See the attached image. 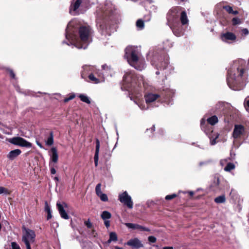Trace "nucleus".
<instances>
[{"instance_id": "obj_1", "label": "nucleus", "mask_w": 249, "mask_h": 249, "mask_svg": "<svg viewBox=\"0 0 249 249\" xmlns=\"http://www.w3.org/2000/svg\"><path fill=\"white\" fill-rule=\"evenodd\" d=\"M93 31L89 26L78 27V21L75 19L68 23L66 29V38L68 42L63 43L74 45L77 48L86 49L92 41Z\"/></svg>"}, {"instance_id": "obj_2", "label": "nucleus", "mask_w": 249, "mask_h": 249, "mask_svg": "<svg viewBox=\"0 0 249 249\" xmlns=\"http://www.w3.org/2000/svg\"><path fill=\"white\" fill-rule=\"evenodd\" d=\"M245 63V61L243 60H236L233 62L228 70L227 84L233 90H240V89L236 87V86L238 83L240 82V79L245 73L244 69Z\"/></svg>"}, {"instance_id": "obj_3", "label": "nucleus", "mask_w": 249, "mask_h": 249, "mask_svg": "<svg viewBox=\"0 0 249 249\" xmlns=\"http://www.w3.org/2000/svg\"><path fill=\"white\" fill-rule=\"evenodd\" d=\"M125 52L124 56L130 65L139 71H142L145 68V62L143 59L139 57V52L137 48L132 46L127 47Z\"/></svg>"}, {"instance_id": "obj_4", "label": "nucleus", "mask_w": 249, "mask_h": 249, "mask_svg": "<svg viewBox=\"0 0 249 249\" xmlns=\"http://www.w3.org/2000/svg\"><path fill=\"white\" fill-rule=\"evenodd\" d=\"M142 78L141 77H137L136 75L131 71L126 72L124 76L123 86L125 90H129V89L137 87H139L141 85ZM123 89V87H122Z\"/></svg>"}, {"instance_id": "obj_5", "label": "nucleus", "mask_w": 249, "mask_h": 249, "mask_svg": "<svg viewBox=\"0 0 249 249\" xmlns=\"http://www.w3.org/2000/svg\"><path fill=\"white\" fill-rule=\"evenodd\" d=\"M181 8L180 7H175L172 8L168 12L167 15V24L170 28H172V25H179L178 18L179 14L181 12Z\"/></svg>"}, {"instance_id": "obj_6", "label": "nucleus", "mask_w": 249, "mask_h": 249, "mask_svg": "<svg viewBox=\"0 0 249 249\" xmlns=\"http://www.w3.org/2000/svg\"><path fill=\"white\" fill-rule=\"evenodd\" d=\"M200 125L202 130L205 132L210 138L211 144L214 145L216 143V140L219 137V134L216 132L214 133L213 130L209 129L210 126L206 124V120L204 118L201 119Z\"/></svg>"}, {"instance_id": "obj_7", "label": "nucleus", "mask_w": 249, "mask_h": 249, "mask_svg": "<svg viewBox=\"0 0 249 249\" xmlns=\"http://www.w3.org/2000/svg\"><path fill=\"white\" fill-rule=\"evenodd\" d=\"M25 232L22 237V241L25 244L27 249H31L30 244L33 243L35 240L36 234L34 231L29 229L24 228Z\"/></svg>"}, {"instance_id": "obj_8", "label": "nucleus", "mask_w": 249, "mask_h": 249, "mask_svg": "<svg viewBox=\"0 0 249 249\" xmlns=\"http://www.w3.org/2000/svg\"><path fill=\"white\" fill-rule=\"evenodd\" d=\"M8 142L14 145L20 147L30 148L32 146L31 142L20 137H15L10 138L8 140Z\"/></svg>"}, {"instance_id": "obj_9", "label": "nucleus", "mask_w": 249, "mask_h": 249, "mask_svg": "<svg viewBox=\"0 0 249 249\" xmlns=\"http://www.w3.org/2000/svg\"><path fill=\"white\" fill-rule=\"evenodd\" d=\"M119 200L120 201L126 205L128 208L132 209L133 203L132 201L131 196L128 195L126 191L124 192L119 196Z\"/></svg>"}, {"instance_id": "obj_10", "label": "nucleus", "mask_w": 249, "mask_h": 249, "mask_svg": "<svg viewBox=\"0 0 249 249\" xmlns=\"http://www.w3.org/2000/svg\"><path fill=\"white\" fill-rule=\"evenodd\" d=\"M175 93V91L173 89L166 88L163 89V92L162 93L161 96L164 99V102H166L168 105L170 103L171 104H172L171 98L174 96Z\"/></svg>"}, {"instance_id": "obj_11", "label": "nucleus", "mask_w": 249, "mask_h": 249, "mask_svg": "<svg viewBox=\"0 0 249 249\" xmlns=\"http://www.w3.org/2000/svg\"><path fill=\"white\" fill-rule=\"evenodd\" d=\"M245 128L241 124H235L232 132V137L234 139H238L244 134Z\"/></svg>"}, {"instance_id": "obj_12", "label": "nucleus", "mask_w": 249, "mask_h": 249, "mask_svg": "<svg viewBox=\"0 0 249 249\" xmlns=\"http://www.w3.org/2000/svg\"><path fill=\"white\" fill-rule=\"evenodd\" d=\"M220 38L223 41L230 43L236 40V36L233 33L228 32L221 34Z\"/></svg>"}, {"instance_id": "obj_13", "label": "nucleus", "mask_w": 249, "mask_h": 249, "mask_svg": "<svg viewBox=\"0 0 249 249\" xmlns=\"http://www.w3.org/2000/svg\"><path fill=\"white\" fill-rule=\"evenodd\" d=\"M56 206L61 217L65 219H68L69 216L64 210V207H67V205L65 203H64L63 204H61L59 202H57Z\"/></svg>"}, {"instance_id": "obj_14", "label": "nucleus", "mask_w": 249, "mask_h": 249, "mask_svg": "<svg viewBox=\"0 0 249 249\" xmlns=\"http://www.w3.org/2000/svg\"><path fill=\"white\" fill-rule=\"evenodd\" d=\"M125 244L135 249H139L143 247L142 242L137 238L129 240Z\"/></svg>"}, {"instance_id": "obj_15", "label": "nucleus", "mask_w": 249, "mask_h": 249, "mask_svg": "<svg viewBox=\"0 0 249 249\" xmlns=\"http://www.w3.org/2000/svg\"><path fill=\"white\" fill-rule=\"evenodd\" d=\"M125 225L129 229H138L141 231H150V230L146 227L142 226L137 224H134L131 223H125Z\"/></svg>"}, {"instance_id": "obj_16", "label": "nucleus", "mask_w": 249, "mask_h": 249, "mask_svg": "<svg viewBox=\"0 0 249 249\" xmlns=\"http://www.w3.org/2000/svg\"><path fill=\"white\" fill-rule=\"evenodd\" d=\"M82 3L81 0H76L73 4H72L71 5L70 8V13L71 15H76L78 14V11H77L78 9L80 7L81 4Z\"/></svg>"}, {"instance_id": "obj_17", "label": "nucleus", "mask_w": 249, "mask_h": 249, "mask_svg": "<svg viewBox=\"0 0 249 249\" xmlns=\"http://www.w3.org/2000/svg\"><path fill=\"white\" fill-rule=\"evenodd\" d=\"M160 97L158 94L149 93L144 95V98L146 104H149L156 101Z\"/></svg>"}, {"instance_id": "obj_18", "label": "nucleus", "mask_w": 249, "mask_h": 249, "mask_svg": "<svg viewBox=\"0 0 249 249\" xmlns=\"http://www.w3.org/2000/svg\"><path fill=\"white\" fill-rule=\"evenodd\" d=\"M100 149V142L98 139H96V148L95 152L94 157L95 166L97 167L98 166V162L99 159V153Z\"/></svg>"}, {"instance_id": "obj_19", "label": "nucleus", "mask_w": 249, "mask_h": 249, "mask_svg": "<svg viewBox=\"0 0 249 249\" xmlns=\"http://www.w3.org/2000/svg\"><path fill=\"white\" fill-rule=\"evenodd\" d=\"M51 151L52 154L51 155V160L50 162L56 163L58 160V155L57 149L55 147H53L51 148Z\"/></svg>"}, {"instance_id": "obj_20", "label": "nucleus", "mask_w": 249, "mask_h": 249, "mask_svg": "<svg viewBox=\"0 0 249 249\" xmlns=\"http://www.w3.org/2000/svg\"><path fill=\"white\" fill-rule=\"evenodd\" d=\"M21 151L19 149H16L11 151L7 155V158L10 160H14L16 157L19 155Z\"/></svg>"}, {"instance_id": "obj_21", "label": "nucleus", "mask_w": 249, "mask_h": 249, "mask_svg": "<svg viewBox=\"0 0 249 249\" xmlns=\"http://www.w3.org/2000/svg\"><path fill=\"white\" fill-rule=\"evenodd\" d=\"M83 71L81 73V76L82 78H85L87 74L93 70L94 68L91 66L85 65L82 67Z\"/></svg>"}, {"instance_id": "obj_22", "label": "nucleus", "mask_w": 249, "mask_h": 249, "mask_svg": "<svg viewBox=\"0 0 249 249\" xmlns=\"http://www.w3.org/2000/svg\"><path fill=\"white\" fill-rule=\"evenodd\" d=\"M170 28L172 29L174 34L177 36H180L183 35V31L182 29L178 28L174 24L172 25V28Z\"/></svg>"}, {"instance_id": "obj_23", "label": "nucleus", "mask_w": 249, "mask_h": 249, "mask_svg": "<svg viewBox=\"0 0 249 249\" xmlns=\"http://www.w3.org/2000/svg\"><path fill=\"white\" fill-rule=\"evenodd\" d=\"M180 19L182 25H185L188 23V19L185 11L181 12Z\"/></svg>"}, {"instance_id": "obj_24", "label": "nucleus", "mask_w": 249, "mask_h": 249, "mask_svg": "<svg viewBox=\"0 0 249 249\" xmlns=\"http://www.w3.org/2000/svg\"><path fill=\"white\" fill-rule=\"evenodd\" d=\"M102 70L104 71L103 73L106 76L112 75L111 70L110 66H107L106 64H104L102 66Z\"/></svg>"}, {"instance_id": "obj_25", "label": "nucleus", "mask_w": 249, "mask_h": 249, "mask_svg": "<svg viewBox=\"0 0 249 249\" xmlns=\"http://www.w3.org/2000/svg\"><path fill=\"white\" fill-rule=\"evenodd\" d=\"M207 121L209 124L213 125L218 122V119L216 116L213 115L211 117L208 118L207 119Z\"/></svg>"}, {"instance_id": "obj_26", "label": "nucleus", "mask_w": 249, "mask_h": 249, "mask_svg": "<svg viewBox=\"0 0 249 249\" xmlns=\"http://www.w3.org/2000/svg\"><path fill=\"white\" fill-rule=\"evenodd\" d=\"M45 211L47 213V220L51 219L52 217L51 210L50 206L49 205L47 201L45 202Z\"/></svg>"}, {"instance_id": "obj_27", "label": "nucleus", "mask_w": 249, "mask_h": 249, "mask_svg": "<svg viewBox=\"0 0 249 249\" xmlns=\"http://www.w3.org/2000/svg\"><path fill=\"white\" fill-rule=\"evenodd\" d=\"M134 102L135 103V104L137 105L138 106V107H140V108L142 110H146L148 108V107H146L145 105L143 103L141 102L139 100V99H137L134 100Z\"/></svg>"}, {"instance_id": "obj_28", "label": "nucleus", "mask_w": 249, "mask_h": 249, "mask_svg": "<svg viewBox=\"0 0 249 249\" xmlns=\"http://www.w3.org/2000/svg\"><path fill=\"white\" fill-rule=\"evenodd\" d=\"M53 132L52 131L50 133V136L45 141V143L47 145L51 146L53 144Z\"/></svg>"}, {"instance_id": "obj_29", "label": "nucleus", "mask_w": 249, "mask_h": 249, "mask_svg": "<svg viewBox=\"0 0 249 249\" xmlns=\"http://www.w3.org/2000/svg\"><path fill=\"white\" fill-rule=\"evenodd\" d=\"M78 97L80 99V100L88 104H89L90 103V100L89 97L84 94H81L78 95Z\"/></svg>"}, {"instance_id": "obj_30", "label": "nucleus", "mask_w": 249, "mask_h": 249, "mask_svg": "<svg viewBox=\"0 0 249 249\" xmlns=\"http://www.w3.org/2000/svg\"><path fill=\"white\" fill-rule=\"evenodd\" d=\"M118 240L117 234L115 232H111L109 233V239L108 240V243L111 242H116Z\"/></svg>"}, {"instance_id": "obj_31", "label": "nucleus", "mask_w": 249, "mask_h": 249, "mask_svg": "<svg viewBox=\"0 0 249 249\" xmlns=\"http://www.w3.org/2000/svg\"><path fill=\"white\" fill-rule=\"evenodd\" d=\"M223 9L226 10L229 14H232L234 15H236L238 14V12L237 10L233 11L232 7L226 5L223 7Z\"/></svg>"}, {"instance_id": "obj_32", "label": "nucleus", "mask_w": 249, "mask_h": 249, "mask_svg": "<svg viewBox=\"0 0 249 249\" xmlns=\"http://www.w3.org/2000/svg\"><path fill=\"white\" fill-rule=\"evenodd\" d=\"M101 216L103 220H108L111 217V214L108 211H103L101 214Z\"/></svg>"}, {"instance_id": "obj_33", "label": "nucleus", "mask_w": 249, "mask_h": 249, "mask_svg": "<svg viewBox=\"0 0 249 249\" xmlns=\"http://www.w3.org/2000/svg\"><path fill=\"white\" fill-rule=\"evenodd\" d=\"M225 197L224 195L218 196L214 199V201L216 203H223L225 202Z\"/></svg>"}, {"instance_id": "obj_34", "label": "nucleus", "mask_w": 249, "mask_h": 249, "mask_svg": "<svg viewBox=\"0 0 249 249\" xmlns=\"http://www.w3.org/2000/svg\"><path fill=\"white\" fill-rule=\"evenodd\" d=\"M235 168V165L233 163H228L226 166L224 168V170L225 171L230 172L231 170L234 169Z\"/></svg>"}, {"instance_id": "obj_35", "label": "nucleus", "mask_w": 249, "mask_h": 249, "mask_svg": "<svg viewBox=\"0 0 249 249\" xmlns=\"http://www.w3.org/2000/svg\"><path fill=\"white\" fill-rule=\"evenodd\" d=\"M89 78L90 79V80L93 83L98 84L100 82L99 80L96 78L92 73H90L89 74Z\"/></svg>"}, {"instance_id": "obj_36", "label": "nucleus", "mask_w": 249, "mask_h": 249, "mask_svg": "<svg viewBox=\"0 0 249 249\" xmlns=\"http://www.w3.org/2000/svg\"><path fill=\"white\" fill-rule=\"evenodd\" d=\"M136 26L140 29H142L144 26L143 21L141 19H138L136 22Z\"/></svg>"}, {"instance_id": "obj_37", "label": "nucleus", "mask_w": 249, "mask_h": 249, "mask_svg": "<svg viewBox=\"0 0 249 249\" xmlns=\"http://www.w3.org/2000/svg\"><path fill=\"white\" fill-rule=\"evenodd\" d=\"M168 59L167 58L164 62H161V66H160V69H163V70L166 69L168 67Z\"/></svg>"}, {"instance_id": "obj_38", "label": "nucleus", "mask_w": 249, "mask_h": 249, "mask_svg": "<svg viewBox=\"0 0 249 249\" xmlns=\"http://www.w3.org/2000/svg\"><path fill=\"white\" fill-rule=\"evenodd\" d=\"M97 196L99 197L100 199L104 202H106L108 201V197L107 195L105 194L102 193Z\"/></svg>"}, {"instance_id": "obj_39", "label": "nucleus", "mask_w": 249, "mask_h": 249, "mask_svg": "<svg viewBox=\"0 0 249 249\" xmlns=\"http://www.w3.org/2000/svg\"><path fill=\"white\" fill-rule=\"evenodd\" d=\"M95 192H96L97 196H98L99 195L102 193V192L101 191V183H98L96 185V186L95 187Z\"/></svg>"}, {"instance_id": "obj_40", "label": "nucleus", "mask_w": 249, "mask_h": 249, "mask_svg": "<svg viewBox=\"0 0 249 249\" xmlns=\"http://www.w3.org/2000/svg\"><path fill=\"white\" fill-rule=\"evenodd\" d=\"M215 111H216L217 110H221L223 109L224 108V104L222 102H219L215 105Z\"/></svg>"}, {"instance_id": "obj_41", "label": "nucleus", "mask_w": 249, "mask_h": 249, "mask_svg": "<svg viewBox=\"0 0 249 249\" xmlns=\"http://www.w3.org/2000/svg\"><path fill=\"white\" fill-rule=\"evenodd\" d=\"M232 24L233 25H236L240 24L241 20L238 18H233L232 19Z\"/></svg>"}, {"instance_id": "obj_42", "label": "nucleus", "mask_w": 249, "mask_h": 249, "mask_svg": "<svg viewBox=\"0 0 249 249\" xmlns=\"http://www.w3.org/2000/svg\"><path fill=\"white\" fill-rule=\"evenodd\" d=\"M11 247L12 249H20L19 246L15 242L11 243Z\"/></svg>"}, {"instance_id": "obj_43", "label": "nucleus", "mask_w": 249, "mask_h": 249, "mask_svg": "<svg viewBox=\"0 0 249 249\" xmlns=\"http://www.w3.org/2000/svg\"><path fill=\"white\" fill-rule=\"evenodd\" d=\"M177 196V195L175 194H173L172 195H167L165 196L166 200H171Z\"/></svg>"}, {"instance_id": "obj_44", "label": "nucleus", "mask_w": 249, "mask_h": 249, "mask_svg": "<svg viewBox=\"0 0 249 249\" xmlns=\"http://www.w3.org/2000/svg\"><path fill=\"white\" fill-rule=\"evenodd\" d=\"M49 165L51 167L50 171H51V174H53V175L55 174L56 173V170L54 167L53 165L52 164L51 162H50Z\"/></svg>"}, {"instance_id": "obj_45", "label": "nucleus", "mask_w": 249, "mask_h": 249, "mask_svg": "<svg viewBox=\"0 0 249 249\" xmlns=\"http://www.w3.org/2000/svg\"><path fill=\"white\" fill-rule=\"evenodd\" d=\"M148 240L149 242L154 243L156 242L157 239L155 237L153 236H150L148 238Z\"/></svg>"}, {"instance_id": "obj_46", "label": "nucleus", "mask_w": 249, "mask_h": 249, "mask_svg": "<svg viewBox=\"0 0 249 249\" xmlns=\"http://www.w3.org/2000/svg\"><path fill=\"white\" fill-rule=\"evenodd\" d=\"M85 225L87 226V227L88 228H91V227H92V224L90 222V221L89 220H88V221H86L84 222Z\"/></svg>"}, {"instance_id": "obj_47", "label": "nucleus", "mask_w": 249, "mask_h": 249, "mask_svg": "<svg viewBox=\"0 0 249 249\" xmlns=\"http://www.w3.org/2000/svg\"><path fill=\"white\" fill-rule=\"evenodd\" d=\"M8 71L9 72V73H10V75L11 77L12 78H14V79L15 78V74L14 71H13V70H10V69H8Z\"/></svg>"}, {"instance_id": "obj_48", "label": "nucleus", "mask_w": 249, "mask_h": 249, "mask_svg": "<svg viewBox=\"0 0 249 249\" xmlns=\"http://www.w3.org/2000/svg\"><path fill=\"white\" fill-rule=\"evenodd\" d=\"M7 192V190L3 187H0V194H1L2 193H6Z\"/></svg>"}, {"instance_id": "obj_49", "label": "nucleus", "mask_w": 249, "mask_h": 249, "mask_svg": "<svg viewBox=\"0 0 249 249\" xmlns=\"http://www.w3.org/2000/svg\"><path fill=\"white\" fill-rule=\"evenodd\" d=\"M106 227L108 228L110 226V221L108 220H104Z\"/></svg>"}, {"instance_id": "obj_50", "label": "nucleus", "mask_w": 249, "mask_h": 249, "mask_svg": "<svg viewBox=\"0 0 249 249\" xmlns=\"http://www.w3.org/2000/svg\"><path fill=\"white\" fill-rule=\"evenodd\" d=\"M249 31L247 29L245 28L242 30V33L244 35H247L249 34Z\"/></svg>"}, {"instance_id": "obj_51", "label": "nucleus", "mask_w": 249, "mask_h": 249, "mask_svg": "<svg viewBox=\"0 0 249 249\" xmlns=\"http://www.w3.org/2000/svg\"><path fill=\"white\" fill-rule=\"evenodd\" d=\"M75 95L74 93H71L68 98L70 99V100H72L73 99H74L75 98Z\"/></svg>"}, {"instance_id": "obj_52", "label": "nucleus", "mask_w": 249, "mask_h": 249, "mask_svg": "<svg viewBox=\"0 0 249 249\" xmlns=\"http://www.w3.org/2000/svg\"><path fill=\"white\" fill-rule=\"evenodd\" d=\"M36 144L40 148H43V146L41 144L40 142H39L38 141H36Z\"/></svg>"}, {"instance_id": "obj_53", "label": "nucleus", "mask_w": 249, "mask_h": 249, "mask_svg": "<svg viewBox=\"0 0 249 249\" xmlns=\"http://www.w3.org/2000/svg\"><path fill=\"white\" fill-rule=\"evenodd\" d=\"M207 163V162H206V161H205V162H199V166H202V165H204V164H206Z\"/></svg>"}, {"instance_id": "obj_54", "label": "nucleus", "mask_w": 249, "mask_h": 249, "mask_svg": "<svg viewBox=\"0 0 249 249\" xmlns=\"http://www.w3.org/2000/svg\"><path fill=\"white\" fill-rule=\"evenodd\" d=\"M163 249H173V248L172 247H165Z\"/></svg>"}, {"instance_id": "obj_55", "label": "nucleus", "mask_w": 249, "mask_h": 249, "mask_svg": "<svg viewBox=\"0 0 249 249\" xmlns=\"http://www.w3.org/2000/svg\"><path fill=\"white\" fill-rule=\"evenodd\" d=\"M69 101H70V99H69L68 97L65 98L64 100V102L65 103H67V102H69Z\"/></svg>"}, {"instance_id": "obj_56", "label": "nucleus", "mask_w": 249, "mask_h": 249, "mask_svg": "<svg viewBox=\"0 0 249 249\" xmlns=\"http://www.w3.org/2000/svg\"><path fill=\"white\" fill-rule=\"evenodd\" d=\"M155 125H153V127L151 128V130H151V133H152L153 132H154V131H155Z\"/></svg>"}, {"instance_id": "obj_57", "label": "nucleus", "mask_w": 249, "mask_h": 249, "mask_svg": "<svg viewBox=\"0 0 249 249\" xmlns=\"http://www.w3.org/2000/svg\"><path fill=\"white\" fill-rule=\"evenodd\" d=\"M114 248L115 249H124L123 248L119 247L118 246H115Z\"/></svg>"}, {"instance_id": "obj_58", "label": "nucleus", "mask_w": 249, "mask_h": 249, "mask_svg": "<svg viewBox=\"0 0 249 249\" xmlns=\"http://www.w3.org/2000/svg\"><path fill=\"white\" fill-rule=\"evenodd\" d=\"M189 194L191 196H193L194 195V192L193 191H190L189 192Z\"/></svg>"}, {"instance_id": "obj_59", "label": "nucleus", "mask_w": 249, "mask_h": 249, "mask_svg": "<svg viewBox=\"0 0 249 249\" xmlns=\"http://www.w3.org/2000/svg\"><path fill=\"white\" fill-rule=\"evenodd\" d=\"M246 105L249 107V100L246 101Z\"/></svg>"}, {"instance_id": "obj_60", "label": "nucleus", "mask_w": 249, "mask_h": 249, "mask_svg": "<svg viewBox=\"0 0 249 249\" xmlns=\"http://www.w3.org/2000/svg\"><path fill=\"white\" fill-rule=\"evenodd\" d=\"M156 74L157 75H159V74H160V71H157L156 72Z\"/></svg>"}, {"instance_id": "obj_61", "label": "nucleus", "mask_w": 249, "mask_h": 249, "mask_svg": "<svg viewBox=\"0 0 249 249\" xmlns=\"http://www.w3.org/2000/svg\"><path fill=\"white\" fill-rule=\"evenodd\" d=\"M54 179L57 180V181H58V177H55L54 178Z\"/></svg>"}, {"instance_id": "obj_62", "label": "nucleus", "mask_w": 249, "mask_h": 249, "mask_svg": "<svg viewBox=\"0 0 249 249\" xmlns=\"http://www.w3.org/2000/svg\"><path fill=\"white\" fill-rule=\"evenodd\" d=\"M219 182V179H218V178H217V184H218Z\"/></svg>"}, {"instance_id": "obj_63", "label": "nucleus", "mask_w": 249, "mask_h": 249, "mask_svg": "<svg viewBox=\"0 0 249 249\" xmlns=\"http://www.w3.org/2000/svg\"><path fill=\"white\" fill-rule=\"evenodd\" d=\"M130 100H133V98H132V97H130Z\"/></svg>"}, {"instance_id": "obj_64", "label": "nucleus", "mask_w": 249, "mask_h": 249, "mask_svg": "<svg viewBox=\"0 0 249 249\" xmlns=\"http://www.w3.org/2000/svg\"><path fill=\"white\" fill-rule=\"evenodd\" d=\"M142 97V95L140 94V95H138V97Z\"/></svg>"}]
</instances>
